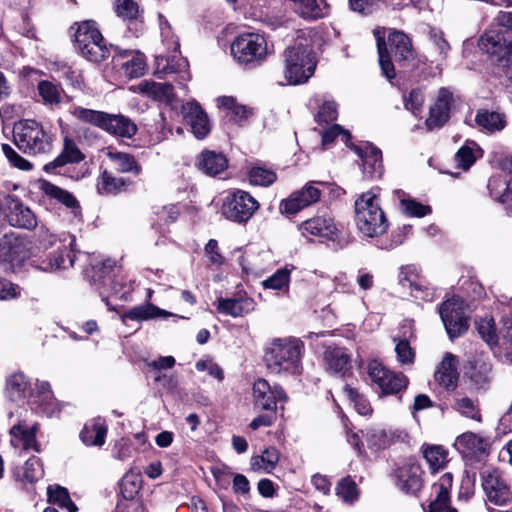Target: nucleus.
Masks as SVG:
<instances>
[{"mask_svg": "<svg viewBox=\"0 0 512 512\" xmlns=\"http://www.w3.org/2000/svg\"><path fill=\"white\" fill-rule=\"evenodd\" d=\"M276 179V173L271 169L257 166L249 171V181L255 186L267 187L273 184Z\"/></svg>", "mask_w": 512, "mask_h": 512, "instance_id": "6e6d98bb", "label": "nucleus"}, {"mask_svg": "<svg viewBox=\"0 0 512 512\" xmlns=\"http://www.w3.org/2000/svg\"><path fill=\"white\" fill-rule=\"evenodd\" d=\"M355 222L367 237H378L387 231L388 220L378 196L372 191L361 194L355 200Z\"/></svg>", "mask_w": 512, "mask_h": 512, "instance_id": "39448f33", "label": "nucleus"}, {"mask_svg": "<svg viewBox=\"0 0 512 512\" xmlns=\"http://www.w3.org/2000/svg\"><path fill=\"white\" fill-rule=\"evenodd\" d=\"M74 42L76 49L88 61L98 63L110 55V48L106 46L94 21L87 20L77 24Z\"/></svg>", "mask_w": 512, "mask_h": 512, "instance_id": "0eeeda50", "label": "nucleus"}, {"mask_svg": "<svg viewBox=\"0 0 512 512\" xmlns=\"http://www.w3.org/2000/svg\"><path fill=\"white\" fill-rule=\"evenodd\" d=\"M84 156L77 147L76 143L66 137L64 139V148L62 153L54 160L55 166H63L67 163H75L83 160Z\"/></svg>", "mask_w": 512, "mask_h": 512, "instance_id": "3c124183", "label": "nucleus"}, {"mask_svg": "<svg viewBox=\"0 0 512 512\" xmlns=\"http://www.w3.org/2000/svg\"><path fill=\"white\" fill-rule=\"evenodd\" d=\"M435 381L446 390H454L458 381L457 359L447 353L434 374Z\"/></svg>", "mask_w": 512, "mask_h": 512, "instance_id": "393cba45", "label": "nucleus"}, {"mask_svg": "<svg viewBox=\"0 0 512 512\" xmlns=\"http://www.w3.org/2000/svg\"><path fill=\"white\" fill-rule=\"evenodd\" d=\"M104 273H105V271H103L101 273H99L98 271H95V273L92 276L95 283L99 282V284H101V286L99 287L100 294L101 295H109V294L118 295V294H120L122 291V286L119 283H116L109 273L103 275Z\"/></svg>", "mask_w": 512, "mask_h": 512, "instance_id": "13d9d810", "label": "nucleus"}, {"mask_svg": "<svg viewBox=\"0 0 512 512\" xmlns=\"http://www.w3.org/2000/svg\"><path fill=\"white\" fill-rule=\"evenodd\" d=\"M291 271L287 268L277 270L273 275L262 282L266 289L283 290L288 289Z\"/></svg>", "mask_w": 512, "mask_h": 512, "instance_id": "4d7b16f0", "label": "nucleus"}, {"mask_svg": "<svg viewBox=\"0 0 512 512\" xmlns=\"http://www.w3.org/2000/svg\"><path fill=\"white\" fill-rule=\"evenodd\" d=\"M37 91L45 105H59L62 99L63 90L51 81L41 80L37 85Z\"/></svg>", "mask_w": 512, "mask_h": 512, "instance_id": "37998d69", "label": "nucleus"}, {"mask_svg": "<svg viewBox=\"0 0 512 512\" xmlns=\"http://www.w3.org/2000/svg\"><path fill=\"white\" fill-rule=\"evenodd\" d=\"M197 165L204 173L215 176L227 168L228 161L221 153L203 151L198 157Z\"/></svg>", "mask_w": 512, "mask_h": 512, "instance_id": "72a5a7b5", "label": "nucleus"}, {"mask_svg": "<svg viewBox=\"0 0 512 512\" xmlns=\"http://www.w3.org/2000/svg\"><path fill=\"white\" fill-rule=\"evenodd\" d=\"M69 246L70 249L64 247L59 250L57 253L50 256L49 262L41 267L44 271H55L59 269H67L74 265L75 261V253L73 251V245L75 243V238L73 236H69Z\"/></svg>", "mask_w": 512, "mask_h": 512, "instance_id": "c9c22d12", "label": "nucleus"}, {"mask_svg": "<svg viewBox=\"0 0 512 512\" xmlns=\"http://www.w3.org/2000/svg\"><path fill=\"white\" fill-rule=\"evenodd\" d=\"M25 243L15 233H6L0 237V259L9 262L21 261L25 256Z\"/></svg>", "mask_w": 512, "mask_h": 512, "instance_id": "bb28decb", "label": "nucleus"}, {"mask_svg": "<svg viewBox=\"0 0 512 512\" xmlns=\"http://www.w3.org/2000/svg\"><path fill=\"white\" fill-rule=\"evenodd\" d=\"M450 406L455 412H457L461 416L470 418L478 422L481 421L479 404L476 398H472L460 391H457L452 395V398L450 400Z\"/></svg>", "mask_w": 512, "mask_h": 512, "instance_id": "7c9ffc66", "label": "nucleus"}, {"mask_svg": "<svg viewBox=\"0 0 512 512\" xmlns=\"http://www.w3.org/2000/svg\"><path fill=\"white\" fill-rule=\"evenodd\" d=\"M453 476L451 473L443 474L437 483L432 487V494L435 498L430 503L431 512H457V510L450 506L449 491L452 487Z\"/></svg>", "mask_w": 512, "mask_h": 512, "instance_id": "aec40b11", "label": "nucleus"}, {"mask_svg": "<svg viewBox=\"0 0 512 512\" xmlns=\"http://www.w3.org/2000/svg\"><path fill=\"white\" fill-rule=\"evenodd\" d=\"M475 121L479 127L489 132L500 131L505 127L504 116L494 111H478Z\"/></svg>", "mask_w": 512, "mask_h": 512, "instance_id": "a19ab883", "label": "nucleus"}, {"mask_svg": "<svg viewBox=\"0 0 512 512\" xmlns=\"http://www.w3.org/2000/svg\"><path fill=\"white\" fill-rule=\"evenodd\" d=\"M71 115L77 120L94 125L102 129L105 124L106 113L102 111L83 108L81 106H74L70 109Z\"/></svg>", "mask_w": 512, "mask_h": 512, "instance_id": "c03bdc74", "label": "nucleus"}, {"mask_svg": "<svg viewBox=\"0 0 512 512\" xmlns=\"http://www.w3.org/2000/svg\"><path fill=\"white\" fill-rule=\"evenodd\" d=\"M130 58L122 64L125 75L130 78H138L144 75L147 64L146 58L141 52H130Z\"/></svg>", "mask_w": 512, "mask_h": 512, "instance_id": "de8ad7c7", "label": "nucleus"}, {"mask_svg": "<svg viewBox=\"0 0 512 512\" xmlns=\"http://www.w3.org/2000/svg\"><path fill=\"white\" fill-rule=\"evenodd\" d=\"M464 374L475 389H485L492 379V364L489 355L486 353L471 355L465 365Z\"/></svg>", "mask_w": 512, "mask_h": 512, "instance_id": "2eb2a0df", "label": "nucleus"}, {"mask_svg": "<svg viewBox=\"0 0 512 512\" xmlns=\"http://www.w3.org/2000/svg\"><path fill=\"white\" fill-rule=\"evenodd\" d=\"M488 189L493 199L506 205L512 213V180H506L500 175L490 177Z\"/></svg>", "mask_w": 512, "mask_h": 512, "instance_id": "473e14b6", "label": "nucleus"}, {"mask_svg": "<svg viewBox=\"0 0 512 512\" xmlns=\"http://www.w3.org/2000/svg\"><path fill=\"white\" fill-rule=\"evenodd\" d=\"M371 380L378 385L383 394H396L406 388L407 378L387 370L380 362L374 360L368 365Z\"/></svg>", "mask_w": 512, "mask_h": 512, "instance_id": "4468645a", "label": "nucleus"}, {"mask_svg": "<svg viewBox=\"0 0 512 512\" xmlns=\"http://www.w3.org/2000/svg\"><path fill=\"white\" fill-rule=\"evenodd\" d=\"M375 36L382 73L388 80H392L396 76L392 59L404 65L413 58L411 41L406 34L399 31L389 33L387 45L384 41V32L376 30Z\"/></svg>", "mask_w": 512, "mask_h": 512, "instance_id": "7ed1b4c3", "label": "nucleus"}, {"mask_svg": "<svg viewBox=\"0 0 512 512\" xmlns=\"http://www.w3.org/2000/svg\"><path fill=\"white\" fill-rule=\"evenodd\" d=\"M259 207V202L248 192L236 190L224 198L221 213L230 221L246 223Z\"/></svg>", "mask_w": 512, "mask_h": 512, "instance_id": "1a4fd4ad", "label": "nucleus"}, {"mask_svg": "<svg viewBox=\"0 0 512 512\" xmlns=\"http://www.w3.org/2000/svg\"><path fill=\"white\" fill-rule=\"evenodd\" d=\"M338 117V106L333 100H324L321 106L319 107V110L317 112V115L315 117V120L321 124V123H330L337 119Z\"/></svg>", "mask_w": 512, "mask_h": 512, "instance_id": "e2e57ef3", "label": "nucleus"}, {"mask_svg": "<svg viewBox=\"0 0 512 512\" xmlns=\"http://www.w3.org/2000/svg\"><path fill=\"white\" fill-rule=\"evenodd\" d=\"M28 389L29 383L21 373L12 375L7 381L6 393L12 401L26 397Z\"/></svg>", "mask_w": 512, "mask_h": 512, "instance_id": "a18cd8bd", "label": "nucleus"}, {"mask_svg": "<svg viewBox=\"0 0 512 512\" xmlns=\"http://www.w3.org/2000/svg\"><path fill=\"white\" fill-rule=\"evenodd\" d=\"M1 211L11 226L33 229L37 225L34 213L14 195L4 197Z\"/></svg>", "mask_w": 512, "mask_h": 512, "instance_id": "ddd939ff", "label": "nucleus"}, {"mask_svg": "<svg viewBox=\"0 0 512 512\" xmlns=\"http://www.w3.org/2000/svg\"><path fill=\"white\" fill-rule=\"evenodd\" d=\"M320 197L321 192L315 186V182H309L302 189L293 192L287 199L282 200L279 209L283 214L295 215L302 209L318 202Z\"/></svg>", "mask_w": 512, "mask_h": 512, "instance_id": "dca6fc26", "label": "nucleus"}, {"mask_svg": "<svg viewBox=\"0 0 512 512\" xmlns=\"http://www.w3.org/2000/svg\"><path fill=\"white\" fill-rule=\"evenodd\" d=\"M303 235H312L333 239L336 234L334 221L326 216H318L302 223L300 227Z\"/></svg>", "mask_w": 512, "mask_h": 512, "instance_id": "c756f323", "label": "nucleus"}, {"mask_svg": "<svg viewBox=\"0 0 512 512\" xmlns=\"http://www.w3.org/2000/svg\"><path fill=\"white\" fill-rule=\"evenodd\" d=\"M230 49L238 64L250 68L263 64L270 54L266 38L254 32L239 34L232 41Z\"/></svg>", "mask_w": 512, "mask_h": 512, "instance_id": "423d86ee", "label": "nucleus"}, {"mask_svg": "<svg viewBox=\"0 0 512 512\" xmlns=\"http://www.w3.org/2000/svg\"><path fill=\"white\" fill-rule=\"evenodd\" d=\"M488 443L481 436L466 432L457 437L455 447L465 458H478L485 454Z\"/></svg>", "mask_w": 512, "mask_h": 512, "instance_id": "b1692460", "label": "nucleus"}, {"mask_svg": "<svg viewBox=\"0 0 512 512\" xmlns=\"http://www.w3.org/2000/svg\"><path fill=\"white\" fill-rule=\"evenodd\" d=\"M478 45L482 51L496 58L498 67L512 80V39L501 31L488 30L481 35Z\"/></svg>", "mask_w": 512, "mask_h": 512, "instance_id": "6e6552de", "label": "nucleus"}, {"mask_svg": "<svg viewBox=\"0 0 512 512\" xmlns=\"http://www.w3.org/2000/svg\"><path fill=\"white\" fill-rule=\"evenodd\" d=\"M13 141L20 151L30 156L49 154L53 148L52 134L33 119L20 120L14 124Z\"/></svg>", "mask_w": 512, "mask_h": 512, "instance_id": "20e7f679", "label": "nucleus"}, {"mask_svg": "<svg viewBox=\"0 0 512 512\" xmlns=\"http://www.w3.org/2000/svg\"><path fill=\"white\" fill-rule=\"evenodd\" d=\"M336 494L343 502L352 504L359 498L357 484L349 476L342 478L336 486Z\"/></svg>", "mask_w": 512, "mask_h": 512, "instance_id": "603ef678", "label": "nucleus"}, {"mask_svg": "<svg viewBox=\"0 0 512 512\" xmlns=\"http://www.w3.org/2000/svg\"><path fill=\"white\" fill-rule=\"evenodd\" d=\"M293 9L305 19H318L324 16L323 0H290Z\"/></svg>", "mask_w": 512, "mask_h": 512, "instance_id": "e433bc0d", "label": "nucleus"}, {"mask_svg": "<svg viewBox=\"0 0 512 512\" xmlns=\"http://www.w3.org/2000/svg\"><path fill=\"white\" fill-rule=\"evenodd\" d=\"M482 156L481 148L473 141H467L455 154L457 166L468 170Z\"/></svg>", "mask_w": 512, "mask_h": 512, "instance_id": "4c0bfd02", "label": "nucleus"}, {"mask_svg": "<svg viewBox=\"0 0 512 512\" xmlns=\"http://www.w3.org/2000/svg\"><path fill=\"white\" fill-rule=\"evenodd\" d=\"M322 145L327 147L330 143L334 141L337 137H341L342 141L348 145L350 140V134L348 131L344 130L340 125L334 124L328 129L324 130L322 133Z\"/></svg>", "mask_w": 512, "mask_h": 512, "instance_id": "338daca9", "label": "nucleus"}, {"mask_svg": "<svg viewBox=\"0 0 512 512\" xmlns=\"http://www.w3.org/2000/svg\"><path fill=\"white\" fill-rule=\"evenodd\" d=\"M252 398L254 409L275 411L278 402L287 401V395L279 385H270L263 378L253 383Z\"/></svg>", "mask_w": 512, "mask_h": 512, "instance_id": "f8f14e48", "label": "nucleus"}, {"mask_svg": "<svg viewBox=\"0 0 512 512\" xmlns=\"http://www.w3.org/2000/svg\"><path fill=\"white\" fill-rule=\"evenodd\" d=\"M107 425L101 419L87 423L80 433L82 442L87 446H102L105 443Z\"/></svg>", "mask_w": 512, "mask_h": 512, "instance_id": "f704fd0d", "label": "nucleus"}, {"mask_svg": "<svg viewBox=\"0 0 512 512\" xmlns=\"http://www.w3.org/2000/svg\"><path fill=\"white\" fill-rule=\"evenodd\" d=\"M134 91L159 102L171 103L174 98L172 85L152 80L141 81L134 87Z\"/></svg>", "mask_w": 512, "mask_h": 512, "instance_id": "cd10ccee", "label": "nucleus"}, {"mask_svg": "<svg viewBox=\"0 0 512 512\" xmlns=\"http://www.w3.org/2000/svg\"><path fill=\"white\" fill-rule=\"evenodd\" d=\"M317 60L311 41L299 37L283 52V78L281 85H300L306 83L314 74Z\"/></svg>", "mask_w": 512, "mask_h": 512, "instance_id": "f257e3e1", "label": "nucleus"}, {"mask_svg": "<svg viewBox=\"0 0 512 512\" xmlns=\"http://www.w3.org/2000/svg\"><path fill=\"white\" fill-rule=\"evenodd\" d=\"M38 425L34 424L31 427L18 424L14 425L11 430V444L15 448H22L24 451H39L38 444L35 439Z\"/></svg>", "mask_w": 512, "mask_h": 512, "instance_id": "c85d7f7f", "label": "nucleus"}, {"mask_svg": "<svg viewBox=\"0 0 512 512\" xmlns=\"http://www.w3.org/2000/svg\"><path fill=\"white\" fill-rule=\"evenodd\" d=\"M366 441L373 449H385L390 446L387 429L373 428L366 432Z\"/></svg>", "mask_w": 512, "mask_h": 512, "instance_id": "680f3d73", "label": "nucleus"}, {"mask_svg": "<svg viewBox=\"0 0 512 512\" xmlns=\"http://www.w3.org/2000/svg\"><path fill=\"white\" fill-rule=\"evenodd\" d=\"M429 42L431 49L440 60H445L450 51V45L444 37V33L437 29H431L429 32Z\"/></svg>", "mask_w": 512, "mask_h": 512, "instance_id": "5fc2aeb1", "label": "nucleus"}, {"mask_svg": "<svg viewBox=\"0 0 512 512\" xmlns=\"http://www.w3.org/2000/svg\"><path fill=\"white\" fill-rule=\"evenodd\" d=\"M303 342L298 338L273 340L265 353L267 368L275 374H296L300 371Z\"/></svg>", "mask_w": 512, "mask_h": 512, "instance_id": "f03ea898", "label": "nucleus"}, {"mask_svg": "<svg viewBox=\"0 0 512 512\" xmlns=\"http://www.w3.org/2000/svg\"><path fill=\"white\" fill-rule=\"evenodd\" d=\"M115 11L122 19L131 21L137 18L139 9L134 0H117Z\"/></svg>", "mask_w": 512, "mask_h": 512, "instance_id": "69168bd1", "label": "nucleus"}, {"mask_svg": "<svg viewBox=\"0 0 512 512\" xmlns=\"http://www.w3.org/2000/svg\"><path fill=\"white\" fill-rule=\"evenodd\" d=\"M124 184L122 178H116L111 173L104 171L97 183V190L101 195H115Z\"/></svg>", "mask_w": 512, "mask_h": 512, "instance_id": "864d4df0", "label": "nucleus"}, {"mask_svg": "<svg viewBox=\"0 0 512 512\" xmlns=\"http://www.w3.org/2000/svg\"><path fill=\"white\" fill-rule=\"evenodd\" d=\"M325 370L344 376L351 369V356L345 348L328 346L323 354Z\"/></svg>", "mask_w": 512, "mask_h": 512, "instance_id": "412c9836", "label": "nucleus"}, {"mask_svg": "<svg viewBox=\"0 0 512 512\" xmlns=\"http://www.w3.org/2000/svg\"><path fill=\"white\" fill-rule=\"evenodd\" d=\"M422 453L433 472L443 469L448 462V452L440 445H423Z\"/></svg>", "mask_w": 512, "mask_h": 512, "instance_id": "ea45409f", "label": "nucleus"}, {"mask_svg": "<svg viewBox=\"0 0 512 512\" xmlns=\"http://www.w3.org/2000/svg\"><path fill=\"white\" fill-rule=\"evenodd\" d=\"M482 487L489 503L505 506L512 500L508 477L499 470L485 471L482 475Z\"/></svg>", "mask_w": 512, "mask_h": 512, "instance_id": "9d476101", "label": "nucleus"}, {"mask_svg": "<svg viewBox=\"0 0 512 512\" xmlns=\"http://www.w3.org/2000/svg\"><path fill=\"white\" fill-rule=\"evenodd\" d=\"M102 129L110 134L125 138H131L137 132V126L129 118L108 113H106L105 124H103Z\"/></svg>", "mask_w": 512, "mask_h": 512, "instance_id": "2f4dec72", "label": "nucleus"}, {"mask_svg": "<svg viewBox=\"0 0 512 512\" xmlns=\"http://www.w3.org/2000/svg\"><path fill=\"white\" fill-rule=\"evenodd\" d=\"M353 151L361 159L362 171L365 177L380 178L384 171L382 152L371 143H363L352 147Z\"/></svg>", "mask_w": 512, "mask_h": 512, "instance_id": "a211bd4d", "label": "nucleus"}, {"mask_svg": "<svg viewBox=\"0 0 512 512\" xmlns=\"http://www.w3.org/2000/svg\"><path fill=\"white\" fill-rule=\"evenodd\" d=\"M475 324L479 335L489 346L497 343L495 323L492 318H481Z\"/></svg>", "mask_w": 512, "mask_h": 512, "instance_id": "bf43d9fd", "label": "nucleus"}, {"mask_svg": "<svg viewBox=\"0 0 512 512\" xmlns=\"http://www.w3.org/2000/svg\"><path fill=\"white\" fill-rule=\"evenodd\" d=\"M452 94L446 88H441L435 104L430 108V115L426 120L428 130L441 127L449 118Z\"/></svg>", "mask_w": 512, "mask_h": 512, "instance_id": "5701e85b", "label": "nucleus"}, {"mask_svg": "<svg viewBox=\"0 0 512 512\" xmlns=\"http://www.w3.org/2000/svg\"><path fill=\"white\" fill-rule=\"evenodd\" d=\"M43 476V468L40 460L32 457L25 462L22 472V481L34 483Z\"/></svg>", "mask_w": 512, "mask_h": 512, "instance_id": "052dcab7", "label": "nucleus"}, {"mask_svg": "<svg viewBox=\"0 0 512 512\" xmlns=\"http://www.w3.org/2000/svg\"><path fill=\"white\" fill-rule=\"evenodd\" d=\"M439 313L450 338L458 337L467 330L468 324L463 301L459 297H453L443 302Z\"/></svg>", "mask_w": 512, "mask_h": 512, "instance_id": "9b49d317", "label": "nucleus"}, {"mask_svg": "<svg viewBox=\"0 0 512 512\" xmlns=\"http://www.w3.org/2000/svg\"><path fill=\"white\" fill-rule=\"evenodd\" d=\"M185 122L190 126L197 139H204L211 131V124L207 114L196 102H187L182 106Z\"/></svg>", "mask_w": 512, "mask_h": 512, "instance_id": "6ab92c4d", "label": "nucleus"}, {"mask_svg": "<svg viewBox=\"0 0 512 512\" xmlns=\"http://www.w3.org/2000/svg\"><path fill=\"white\" fill-rule=\"evenodd\" d=\"M48 501L52 504L58 505L68 512H76L77 507L71 500L67 489L61 486H49L47 488Z\"/></svg>", "mask_w": 512, "mask_h": 512, "instance_id": "49530a36", "label": "nucleus"}, {"mask_svg": "<svg viewBox=\"0 0 512 512\" xmlns=\"http://www.w3.org/2000/svg\"><path fill=\"white\" fill-rule=\"evenodd\" d=\"M279 452L274 447L266 448L261 455L253 456L250 460L251 469L254 471L262 470L270 473L279 462Z\"/></svg>", "mask_w": 512, "mask_h": 512, "instance_id": "58836bf2", "label": "nucleus"}, {"mask_svg": "<svg viewBox=\"0 0 512 512\" xmlns=\"http://www.w3.org/2000/svg\"><path fill=\"white\" fill-rule=\"evenodd\" d=\"M154 291L152 289H147V300L148 302L142 305L135 306L125 312L122 315V321L125 322L126 319L132 320V321H148L156 318H167L174 316L169 311H166L164 309H161L149 302V300L152 298Z\"/></svg>", "mask_w": 512, "mask_h": 512, "instance_id": "4be33fe9", "label": "nucleus"}, {"mask_svg": "<svg viewBox=\"0 0 512 512\" xmlns=\"http://www.w3.org/2000/svg\"><path fill=\"white\" fill-rule=\"evenodd\" d=\"M217 311L234 318L244 316L255 309V302L250 297L219 298Z\"/></svg>", "mask_w": 512, "mask_h": 512, "instance_id": "a878e982", "label": "nucleus"}, {"mask_svg": "<svg viewBox=\"0 0 512 512\" xmlns=\"http://www.w3.org/2000/svg\"><path fill=\"white\" fill-rule=\"evenodd\" d=\"M107 155L119 172H133L136 175L140 173L139 165L129 154L109 151Z\"/></svg>", "mask_w": 512, "mask_h": 512, "instance_id": "8fccbe9b", "label": "nucleus"}, {"mask_svg": "<svg viewBox=\"0 0 512 512\" xmlns=\"http://www.w3.org/2000/svg\"><path fill=\"white\" fill-rule=\"evenodd\" d=\"M40 188L45 195L58 200L68 208H74L77 206V200L71 193L48 181H43Z\"/></svg>", "mask_w": 512, "mask_h": 512, "instance_id": "09e8293b", "label": "nucleus"}, {"mask_svg": "<svg viewBox=\"0 0 512 512\" xmlns=\"http://www.w3.org/2000/svg\"><path fill=\"white\" fill-rule=\"evenodd\" d=\"M396 486L405 494L416 495L423 486V470L416 461L407 460L395 471Z\"/></svg>", "mask_w": 512, "mask_h": 512, "instance_id": "f3484780", "label": "nucleus"}, {"mask_svg": "<svg viewBox=\"0 0 512 512\" xmlns=\"http://www.w3.org/2000/svg\"><path fill=\"white\" fill-rule=\"evenodd\" d=\"M142 487V476L140 472L130 470L127 472L120 483V493L126 500H132L139 493Z\"/></svg>", "mask_w": 512, "mask_h": 512, "instance_id": "79ce46f5", "label": "nucleus"}, {"mask_svg": "<svg viewBox=\"0 0 512 512\" xmlns=\"http://www.w3.org/2000/svg\"><path fill=\"white\" fill-rule=\"evenodd\" d=\"M155 214L157 216V223L161 226L175 222L180 214V210L177 205L170 204L157 208Z\"/></svg>", "mask_w": 512, "mask_h": 512, "instance_id": "774afa93", "label": "nucleus"}, {"mask_svg": "<svg viewBox=\"0 0 512 512\" xmlns=\"http://www.w3.org/2000/svg\"><path fill=\"white\" fill-rule=\"evenodd\" d=\"M1 149L12 166L23 171H30L33 168L32 163L20 156L9 144H2Z\"/></svg>", "mask_w": 512, "mask_h": 512, "instance_id": "0e129e2a", "label": "nucleus"}]
</instances>
